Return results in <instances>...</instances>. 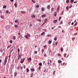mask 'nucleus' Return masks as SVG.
I'll list each match as a JSON object with an SVG mask.
<instances>
[{
    "mask_svg": "<svg viewBox=\"0 0 78 78\" xmlns=\"http://www.w3.org/2000/svg\"><path fill=\"white\" fill-rule=\"evenodd\" d=\"M20 60V63H21V64H22L23 63V62L25 61V58H21Z\"/></svg>",
    "mask_w": 78,
    "mask_h": 78,
    "instance_id": "3",
    "label": "nucleus"
},
{
    "mask_svg": "<svg viewBox=\"0 0 78 78\" xmlns=\"http://www.w3.org/2000/svg\"><path fill=\"white\" fill-rule=\"evenodd\" d=\"M66 2L67 3H69V0H67Z\"/></svg>",
    "mask_w": 78,
    "mask_h": 78,
    "instance_id": "32",
    "label": "nucleus"
},
{
    "mask_svg": "<svg viewBox=\"0 0 78 78\" xmlns=\"http://www.w3.org/2000/svg\"><path fill=\"white\" fill-rule=\"evenodd\" d=\"M10 28V26H9V25L6 26L5 27V29H6V30H9V29Z\"/></svg>",
    "mask_w": 78,
    "mask_h": 78,
    "instance_id": "6",
    "label": "nucleus"
},
{
    "mask_svg": "<svg viewBox=\"0 0 78 78\" xmlns=\"http://www.w3.org/2000/svg\"><path fill=\"white\" fill-rule=\"evenodd\" d=\"M47 8L49 9H50V5H49L47 6Z\"/></svg>",
    "mask_w": 78,
    "mask_h": 78,
    "instance_id": "14",
    "label": "nucleus"
},
{
    "mask_svg": "<svg viewBox=\"0 0 78 78\" xmlns=\"http://www.w3.org/2000/svg\"><path fill=\"white\" fill-rule=\"evenodd\" d=\"M32 2L34 3H35V2H34V0H32Z\"/></svg>",
    "mask_w": 78,
    "mask_h": 78,
    "instance_id": "45",
    "label": "nucleus"
},
{
    "mask_svg": "<svg viewBox=\"0 0 78 78\" xmlns=\"http://www.w3.org/2000/svg\"><path fill=\"white\" fill-rule=\"evenodd\" d=\"M59 8H60V6H59V5H58L56 10V11L57 12H59Z\"/></svg>",
    "mask_w": 78,
    "mask_h": 78,
    "instance_id": "5",
    "label": "nucleus"
},
{
    "mask_svg": "<svg viewBox=\"0 0 78 78\" xmlns=\"http://www.w3.org/2000/svg\"><path fill=\"white\" fill-rule=\"evenodd\" d=\"M61 65L62 66H63V64H62V63H61Z\"/></svg>",
    "mask_w": 78,
    "mask_h": 78,
    "instance_id": "64",
    "label": "nucleus"
},
{
    "mask_svg": "<svg viewBox=\"0 0 78 78\" xmlns=\"http://www.w3.org/2000/svg\"><path fill=\"white\" fill-rule=\"evenodd\" d=\"M57 44H58V42H56L55 43V45H57Z\"/></svg>",
    "mask_w": 78,
    "mask_h": 78,
    "instance_id": "61",
    "label": "nucleus"
},
{
    "mask_svg": "<svg viewBox=\"0 0 78 78\" xmlns=\"http://www.w3.org/2000/svg\"><path fill=\"white\" fill-rule=\"evenodd\" d=\"M34 53H35V54H37V51H34Z\"/></svg>",
    "mask_w": 78,
    "mask_h": 78,
    "instance_id": "40",
    "label": "nucleus"
},
{
    "mask_svg": "<svg viewBox=\"0 0 78 78\" xmlns=\"http://www.w3.org/2000/svg\"><path fill=\"white\" fill-rule=\"evenodd\" d=\"M69 6H67L66 7V9H67V11H68V10H69V9H69Z\"/></svg>",
    "mask_w": 78,
    "mask_h": 78,
    "instance_id": "31",
    "label": "nucleus"
},
{
    "mask_svg": "<svg viewBox=\"0 0 78 78\" xmlns=\"http://www.w3.org/2000/svg\"><path fill=\"white\" fill-rule=\"evenodd\" d=\"M39 66H42V64L41 63H40L39 64Z\"/></svg>",
    "mask_w": 78,
    "mask_h": 78,
    "instance_id": "22",
    "label": "nucleus"
},
{
    "mask_svg": "<svg viewBox=\"0 0 78 78\" xmlns=\"http://www.w3.org/2000/svg\"><path fill=\"white\" fill-rule=\"evenodd\" d=\"M64 11H62L61 13V15H63V13L64 12Z\"/></svg>",
    "mask_w": 78,
    "mask_h": 78,
    "instance_id": "27",
    "label": "nucleus"
},
{
    "mask_svg": "<svg viewBox=\"0 0 78 78\" xmlns=\"http://www.w3.org/2000/svg\"><path fill=\"white\" fill-rule=\"evenodd\" d=\"M44 57H47V54L45 53H44Z\"/></svg>",
    "mask_w": 78,
    "mask_h": 78,
    "instance_id": "20",
    "label": "nucleus"
},
{
    "mask_svg": "<svg viewBox=\"0 0 78 78\" xmlns=\"http://www.w3.org/2000/svg\"><path fill=\"white\" fill-rule=\"evenodd\" d=\"M14 26L15 28H17L18 27V26H17V25L16 24L14 25Z\"/></svg>",
    "mask_w": 78,
    "mask_h": 78,
    "instance_id": "28",
    "label": "nucleus"
},
{
    "mask_svg": "<svg viewBox=\"0 0 78 78\" xmlns=\"http://www.w3.org/2000/svg\"><path fill=\"white\" fill-rule=\"evenodd\" d=\"M44 49H42L41 50V52H42V54H43V53H44Z\"/></svg>",
    "mask_w": 78,
    "mask_h": 78,
    "instance_id": "18",
    "label": "nucleus"
},
{
    "mask_svg": "<svg viewBox=\"0 0 78 78\" xmlns=\"http://www.w3.org/2000/svg\"><path fill=\"white\" fill-rule=\"evenodd\" d=\"M18 35H20V33H18Z\"/></svg>",
    "mask_w": 78,
    "mask_h": 78,
    "instance_id": "59",
    "label": "nucleus"
},
{
    "mask_svg": "<svg viewBox=\"0 0 78 78\" xmlns=\"http://www.w3.org/2000/svg\"><path fill=\"white\" fill-rule=\"evenodd\" d=\"M1 18H2V19H5V17H3V16L1 15Z\"/></svg>",
    "mask_w": 78,
    "mask_h": 78,
    "instance_id": "13",
    "label": "nucleus"
},
{
    "mask_svg": "<svg viewBox=\"0 0 78 78\" xmlns=\"http://www.w3.org/2000/svg\"><path fill=\"white\" fill-rule=\"evenodd\" d=\"M46 17V15L45 14H43V15L41 17L42 18L43 17Z\"/></svg>",
    "mask_w": 78,
    "mask_h": 78,
    "instance_id": "9",
    "label": "nucleus"
},
{
    "mask_svg": "<svg viewBox=\"0 0 78 78\" xmlns=\"http://www.w3.org/2000/svg\"><path fill=\"white\" fill-rule=\"evenodd\" d=\"M15 22H16V23H18V22H19V20H15Z\"/></svg>",
    "mask_w": 78,
    "mask_h": 78,
    "instance_id": "19",
    "label": "nucleus"
},
{
    "mask_svg": "<svg viewBox=\"0 0 78 78\" xmlns=\"http://www.w3.org/2000/svg\"><path fill=\"white\" fill-rule=\"evenodd\" d=\"M7 59H8V56L5 57V59L4 62V65L5 66L6 64V62H7Z\"/></svg>",
    "mask_w": 78,
    "mask_h": 78,
    "instance_id": "1",
    "label": "nucleus"
},
{
    "mask_svg": "<svg viewBox=\"0 0 78 78\" xmlns=\"http://www.w3.org/2000/svg\"><path fill=\"white\" fill-rule=\"evenodd\" d=\"M62 24V21H61L60 23V24Z\"/></svg>",
    "mask_w": 78,
    "mask_h": 78,
    "instance_id": "56",
    "label": "nucleus"
},
{
    "mask_svg": "<svg viewBox=\"0 0 78 78\" xmlns=\"http://www.w3.org/2000/svg\"><path fill=\"white\" fill-rule=\"evenodd\" d=\"M14 49H15V48L14 46H13L12 47H11L10 48V53H11L12 52V51L14 50Z\"/></svg>",
    "mask_w": 78,
    "mask_h": 78,
    "instance_id": "2",
    "label": "nucleus"
},
{
    "mask_svg": "<svg viewBox=\"0 0 78 78\" xmlns=\"http://www.w3.org/2000/svg\"><path fill=\"white\" fill-rule=\"evenodd\" d=\"M60 50L61 51H63V48H62L61 49H60Z\"/></svg>",
    "mask_w": 78,
    "mask_h": 78,
    "instance_id": "37",
    "label": "nucleus"
},
{
    "mask_svg": "<svg viewBox=\"0 0 78 78\" xmlns=\"http://www.w3.org/2000/svg\"><path fill=\"white\" fill-rule=\"evenodd\" d=\"M56 12H55L54 14V16H55V17H56Z\"/></svg>",
    "mask_w": 78,
    "mask_h": 78,
    "instance_id": "34",
    "label": "nucleus"
},
{
    "mask_svg": "<svg viewBox=\"0 0 78 78\" xmlns=\"http://www.w3.org/2000/svg\"><path fill=\"white\" fill-rule=\"evenodd\" d=\"M57 56H60V57L61 56V54L58 53Z\"/></svg>",
    "mask_w": 78,
    "mask_h": 78,
    "instance_id": "17",
    "label": "nucleus"
},
{
    "mask_svg": "<svg viewBox=\"0 0 78 78\" xmlns=\"http://www.w3.org/2000/svg\"><path fill=\"white\" fill-rule=\"evenodd\" d=\"M14 6H15V7H17V4L15 3L14 4Z\"/></svg>",
    "mask_w": 78,
    "mask_h": 78,
    "instance_id": "47",
    "label": "nucleus"
},
{
    "mask_svg": "<svg viewBox=\"0 0 78 78\" xmlns=\"http://www.w3.org/2000/svg\"><path fill=\"white\" fill-rule=\"evenodd\" d=\"M53 29H54V27H52L51 28V30H53Z\"/></svg>",
    "mask_w": 78,
    "mask_h": 78,
    "instance_id": "63",
    "label": "nucleus"
},
{
    "mask_svg": "<svg viewBox=\"0 0 78 78\" xmlns=\"http://www.w3.org/2000/svg\"><path fill=\"white\" fill-rule=\"evenodd\" d=\"M72 5H71L69 7V8H72Z\"/></svg>",
    "mask_w": 78,
    "mask_h": 78,
    "instance_id": "57",
    "label": "nucleus"
},
{
    "mask_svg": "<svg viewBox=\"0 0 78 78\" xmlns=\"http://www.w3.org/2000/svg\"><path fill=\"white\" fill-rule=\"evenodd\" d=\"M44 34H45V32H43L41 34V36H43Z\"/></svg>",
    "mask_w": 78,
    "mask_h": 78,
    "instance_id": "15",
    "label": "nucleus"
},
{
    "mask_svg": "<svg viewBox=\"0 0 78 78\" xmlns=\"http://www.w3.org/2000/svg\"><path fill=\"white\" fill-rule=\"evenodd\" d=\"M48 43L49 44H51V41H48Z\"/></svg>",
    "mask_w": 78,
    "mask_h": 78,
    "instance_id": "26",
    "label": "nucleus"
},
{
    "mask_svg": "<svg viewBox=\"0 0 78 78\" xmlns=\"http://www.w3.org/2000/svg\"><path fill=\"white\" fill-rule=\"evenodd\" d=\"M77 3V2L75 1L74 2V3Z\"/></svg>",
    "mask_w": 78,
    "mask_h": 78,
    "instance_id": "58",
    "label": "nucleus"
},
{
    "mask_svg": "<svg viewBox=\"0 0 78 78\" xmlns=\"http://www.w3.org/2000/svg\"><path fill=\"white\" fill-rule=\"evenodd\" d=\"M21 13H23L24 14L26 13V12H25V11H21Z\"/></svg>",
    "mask_w": 78,
    "mask_h": 78,
    "instance_id": "12",
    "label": "nucleus"
},
{
    "mask_svg": "<svg viewBox=\"0 0 78 78\" xmlns=\"http://www.w3.org/2000/svg\"><path fill=\"white\" fill-rule=\"evenodd\" d=\"M38 21H39V22H41V20L38 19Z\"/></svg>",
    "mask_w": 78,
    "mask_h": 78,
    "instance_id": "51",
    "label": "nucleus"
},
{
    "mask_svg": "<svg viewBox=\"0 0 78 78\" xmlns=\"http://www.w3.org/2000/svg\"><path fill=\"white\" fill-rule=\"evenodd\" d=\"M35 15H33L32 16V17L33 18H35Z\"/></svg>",
    "mask_w": 78,
    "mask_h": 78,
    "instance_id": "24",
    "label": "nucleus"
},
{
    "mask_svg": "<svg viewBox=\"0 0 78 78\" xmlns=\"http://www.w3.org/2000/svg\"><path fill=\"white\" fill-rule=\"evenodd\" d=\"M19 51H20V49H19V48H18V52L19 53Z\"/></svg>",
    "mask_w": 78,
    "mask_h": 78,
    "instance_id": "52",
    "label": "nucleus"
},
{
    "mask_svg": "<svg viewBox=\"0 0 78 78\" xmlns=\"http://www.w3.org/2000/svg\"><path fill=\"white\" fill-rule=\"evenodd\" d=\"M27 36H28V37H30V34H27Z\"/></svg>",
    "mask_w": 78,
    "mask_h": 78,
    "instance_id": "30",
    "label": "nucleus"
},
{
    "mask_svg": "<svg viewBox=\"0 0 78 78\" xmlns=\"http://www.w3.org/2000/svg\"><path fill=\"white\" fill-rule=\"evenodd\" d=\"M75 38L74 37H73L72 38V40H73V41H74V40H75Z\"/></svg>",
    "mask_w": 78,
    "mask_h": 78,
    "instance_id": "36",
    "label": "nucleus"
},
{
    "mask_svg": "<svg viewBox=\"0 0 78 78\" xmlns=\"http://www.w3.org/2000/svg\"><path fill=\"white\" fill-rule=\"evenodd\" d=\"M13 39L14 40H15L16 39V37H15V36L13 37Z\"/></svg>",
    "mask_w": 78,
    "mask_h": 78,
    "instance_id": "50",
    "label": "nucleus"
},
{
    "mask_svg": "<svg viewBox=\"0 0 78 78\" xmlns=\"http://www.w3.org/2000/svg\"><path fill=\"white\" fill-rule=\"evenodd\" d=\"M77 25V22L76 23L74 24V26H76Z\"/></svg>",
    "mask_w": 78,
    "mask_h": 78,
    "instance_id": "49",
    "label": "nucleus"
},
{
    "mask_svg": "<svg viewBox=\"0 0 78 78\" xmlns=\"http://www.w3.org/2000/svg\"><path fill=\"white\" fill-rule=\"evenodd\" d=\"M41 10L42 12H43L44 11H45V9H44V7H42L41 9Z\"/></svg>",
    "mask_w": 78,
    "mask_h": 78,
    "instance_id": "7",
    "label": "nucleus"
},
{
    "mask_svg": "<svg viewBox=\"0 0 78 78\" xmlns=\"http://www.w3.org/2000/svg\"><path fill=\"white\" fill-rule=\"evenodd\" d=\"M58 62L59 64L60 63H61L62 62V61H61V60H58Z\"/></svg>",
    "mask_w": 78,
    "mask_h": 78,
    "instance_id": "10",
    "label": "nucleus"
},
{
    "mask_svg": "<svg viewBox=\"0 0 78 78\" xmlns=\"http://www.w3.org/2000/svg\"><path fill=\"white\" fill-rule=\"evenodd\" d=\"M53 10H54V8H52L51 9V11H53Z\"/></svg>",
    "mask_w": 78,
    "mask_h": 78,
    "instance_id": "42",
    "label": "nucleus"
},
{
    "mask_svg": "<svg viewBox=\"0 0 78 78\" xmlns=\"http://www.w3.org/2000/svg\"><path fill=\"white\" fill-rule=\"evenodd\" d=\"M74 23H73V22L72 23V24H71L72 25H73Z\"/></svg>",
    "mask_w": 78,
    "mask_h": 78,
    "instance_id": "62",
    "label": "nucleus"
},
{
    "mask_svg": "<svg viewBox=\"0 0 78 78\" xmlns=\"http://www.w3.org/2000/svg\"><path fill=\"white\" fill-rule=\"evenodd\" d=\"M27 60L29 61H31V57H30L29 58H27Z\"/></svg>",
    "mask_w": 78,
    "mask_h": 78,
    "instance_id": "11",
    "label": "nucleus"
},
{
    "mask_svg": "<svg viewBox=\"0 0 78 78\" xmlns=\"http://www.w3.org/2000/svg\"><path fill=\"white\" fill-rule=\"evenodd\" d=\"M33 74H31L30 76V77H33Z\"/></svg>",
    "mask_w": 78,
    "mask_h": 78,
    "instance_id": "54",
    "label": "nucleus"
},
{
    "mask_svg": "<svg viewBox=\"0 0 78 78\" xmlns=\"http://www.w3.org/2000/svg\"><path fill=\"white\" fill-rule=\"evenodd\" d=\"M59 19H61V16H60L59 18Z\"/></svg>",
    "mask_w": 78,
    "mask_h": 78,
    "instance_id": "60",
    "label": "nucleus"
},
{
    "mask_svg": "<svg viewBox=\"0 0 78 78\" xmlns=\"http://www.w3.org/2000/svg\"><path fill=\"white\" fill-rule=\"evenodd\" d=\"M10 47H11V46L10 45L8 46L7 47V49H8V48H10Z\"/></svg>",
    "mask_w": 78,
    "mask_h": 78,
    "instance_id": "38",
    "label": "nucleus"
},
{
    "mask_svg": "<svg viewBox=\"0 0 78 78\" xmlns=\"http://www.w3.org/2000/svg\"><path fill=\"white\" fill-rule=\"evenodd\" d=\"M34 70H34V69L31 68L30 69L31 72H34Z\"/></svg>",
    "mask_w": 78,
    "mask_h": 78,
    "instance_id": "8",
    "label": "nucleus"
},
{
    "mask_svg": "<svg viewBox=\"0 0 78 78\" xmlns=\"http://www.w3.org/2000/svg\"><path fill=\"white\" fill-rule=\"evenodd\" d=\"M44 48H45H45H47V45L44 46Z\"/></svg>",
    "mask_w": 78,
    "mask_h": 78,
    "instance_id": "33",
    "label": "nucleus"
},
{
    "mask_svg": "<svg viewBox=\"0 0 78 78\" xmlns=\"http://www.w3.org/2000/svg\"><path fill=\"white\" fill-rule=\"evenodd\" d=\"M58 22V20H56L53 21L54 23H56Z\"/></svg>",
    "mask_w": 78,
    "mask_h": 78,
    "instance_id": "16",
    "label": "nucleus"
},
{
    "mask_svg": "<svg viewBox=\"0 0 78 78\" xmlns=\"http://www.w3.org/2000/svg\"><path fill=\"white\" fill-rule=\"evenodd\" d=\"M16 75H17V73L15 72L14 74V76H16Z\"/></svg>",
    "mask_w": 78,
    "mask_h": 78,
    "instance_id": "23",
    "label": "nucleus"
},
{
    "mask_svg": "<svg viewBox=\"0 0 78 78\" xmlns=\"http://www.w3.org/2000/svg\"><path fill=\"white\" fill-rule=\"evenodd\" d=\"M54 39L55 41H56V40H57V38L56 37H55Z\"/></svg>",
    "mask_w": 78,
    "mask_h": 78,
    "instance_id": "25",
    "label": "nucleus"
},
{
    "mask_svg": "<svg viewBox=\"0 0 78 78\" xmlns=\"http://www.w3.org/2000/svg\"><path fill=\"white\" fill-rule=\"evenodd\" d=\"M39 7V5H37L36 6V8H38Z\"/></svg>",
    "mask_w": 78,
    "mask_h": 78,
    "instance_id": "21",
    "label": "nucleus"
},
{
    "mask_svg": "<svg viewBox=\"0 0 78 78\" xmlns=\"http://www.w3.org/2000/svg\"><path fill=\"white\" fill-rule=\"evenodd\" d=\"M5 8H6V6L4 5V6H3V8L5 9Z\"/></svg>",
    "mask_w": 78,
    "mask_h": 78,
    "instance_id": "44",
    "label": "nucleus"
},
{
    "mask_svg": "<svg viewBox=\"0 0 78 78\" xmlns=\"http://www.w3.org/2000/svg\"><path fill=\"white\" fill-rule=\"evenodd\" d=\"M47 20H48L47 19H45V20H44L45 23H46V22L47 21Z\"/></svg>",
    "mask_w": 78,
    "mask_h": 78,
    "instance_id": "39",
    "label": "nucleus"
},
{
    "mask_svg": "<svg viewBox=\"0 0 78 78\" xmlns=\"http://www.w3.org/2000/svg\"><path fill=\"white\" fill-rule=\"evenodd\" d=\"M18 57L19 58H20H20H24V55H23L20 54L18 55Z\"/></svg>",
    "mask_w": 78,
    "mask_h": 78,
    "instance_id": "4",
    "label": "nucleus"
},
{
    "mask_svg": "<svg viewBox=\"0 0 78 78\" xmlns=\"http://www.w3.org/2000/svg\"><path fill=\"white\" fill-rule=\"evenodd\" d=\"M74 2V0H70V2L71 3H73Z\"/></svg>",
    "mask_w": 78,
    "mask_h": 78,
    "instance_id": "29",
    "label": "nucleus"
},
{
    "mask_svg": "<svg viewBox=\"0 0 78 78\" xmlns=\"http://www.w3.org/2000/svg\"><path fill=\"white\" fill-rule=\"evenodd\" d=\"M25 37H26L27 39H28V36L27 35L25 36Z\"/></svg>",
    "mask_w": 78,
    "mask_h": 78,
    "instance_id": "43",
    "label": "nucleus"
},
{
    "mask_svg": "<svg viewBox=\"0 0 78 78\" xmlns=\"http://www.w3.org/2000/svg\"><path fill=\"white\" fill-rule=\"evenodd\" d=\"M9 12V11H6V13H8Z\"/></svg>",
    "mask_w": 78,
    "mask_h": 78,
    "instance_id": "55",
    "label": "nucleus"
},
{
    "mask_svg": "<svg viewBox=\"0 0 78 78\" xmlns=\"http://www.w3.org/2000/svg\"><path fill=\"white\" fill-rule=\"evenodd\" d=\"M66 53H65L64 54V57L66 58Z\"/></svg>",
    "mask_w": 78,
    "mask_h": 78,
    "instance_id": "48",
    "label": "nucleus"
},
{
    "mask_svg": "<svg viewBox=\"0 0 78 78\" xmlns=\"http://www.w3.org/2000/svg\"><path fill=\"white\" fill-rule=\"evenodd\" d=\"M10 44H12V40H10Z\"/></svg>",
    "mask_w": 78,
    "mask_h": 78,
    "instance_id": "46",
    "label": "nucleus"
},
{
    "mask_svg": "<svg viewBox=\"0 0 78 78\" xmlns=\"http://www.w3.org/2000/svg\"><path fill=\"white\" fill-rule=\"evenodd\" d=\"M27 72H29V69H28V68H27Z\"/></svg>",
    "mask_w": 78,
    "mask_h": 78,
    "instance_id": "35",
    "label": "nucleus"
},
{
    "mask_svg": "<svg viewBox=\"0 0 78 78\" xmlns=\"http://www.w3.org/2000/svg\"><path fill=\"white\" fill-rule=\"evenodd\" d=\"M41 66H39L38 70H41Z\"/></svg>",
    "mask_w": 78,
    "mask_h": 78,
    "instance_id": "41",
    "label": "nucleus"
},
{
    "mask_svg": "<svg viewBox=\"0 0 78 78\" xmlns=\"http://www.w3.org/2000/svg\"><path fill=\"white\" fill-rule=\"evenodd\" d=\"M22 37V35H20L19 36L18 38H19V37Z\"/></svg>",
    "mask_w": 78,
    "mask_h": 78,
    "instance_id": "53",
    "label": "nucleus"
}]
</instances>
